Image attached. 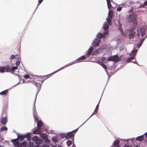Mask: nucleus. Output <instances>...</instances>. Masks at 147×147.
Wrapping results in <instances>:
<instances>
[{
	"label": "nucleus",
	"mask_w": 147,
	"mask_h": 147,
	"mask_svg": "<svg viewBox=\"0 0 147 147\" xmlns=\"http://www.w3.org/2000/svg\"><path fill=\"white\" fill-rule=\"evenodd\" d=\"M119 26L118 30L120 32L121 34L126 37H128L130 39H132L134 38L136 36L139 38H141L145 35L146 33V28H141L138 29L136 32L135 31L134 29L133 28H130L124 32L122 28V25L119 22Z\"/></svg>",
	"instance_id": "1"
},
{
	"label": "nucleus",
	"mask_w": 147,
	"mask_h": 147,
	"mask_svg": "<svg viewBox=\"0 0 147 147\" xmlns=\"http://www.w3.org/2000/svg\"><path fill=\"white\" fill-rule=\"evenodd\" d=\"M112 12V11L111 10L109 11L108 13V16L106 19V20L107 22H105L103 25V29L105 30L104 34L100 32L98 33L96 36V37L97 38H95L92 41V44L93 46L94 47L98 46L99 44L100 41V39H101L102 37L105 38L107 36L106 35L108 34L109 32L107 30L109 28V25H110L111 24L110 19L112 18V16H111V14Z\"/></svg>",
	"instance_id": "2"
},
{
	"label": "nucleus",
	"mask_w": 147,
	"mask_h": 147,
	"mask_svg": "<svg viewBox=\"0 0 147 147\" xmlns=\"http://www.w3.org/2000/svg\"><path fill=\"white\" fill-rule=\"evenodd\" d=\"M42 139H40L37 136H35L32 138V140L36 144L38 145L42 144L43 141L47 143H49V140L46 135H42Z\"/></svg>",
	"instance_id": "3"
},
{
	"label": "nucleus",
	"mask_w": 147,
	"mask_h": 147,
	"mask_svg": "<svg viewBox=\"0 0 147 147\" xmlns=\"http://www.w3.org/2000/svg\"><path fill=\"white\" fill-rule=\"evenodd\" d=\"M121 142L122 143H125L124 145L125 147H131V146L128 144V140H123L119 138H117L115 141H114L113 143L114 147H120L119 145V143Z\"/></svg>",
	"instance_id": "4"
},
{
	"label": "nucleus",
	"mask_w": 147,
	"mask_h": 147,
	"mask_svg": "<svg viewBox=\"0 0 147 147\" xmlns=\"http://www.w3.org/2000/svg\"><path fill=\"white\" fill-rule=\"evenodd\" d=\"M87 58L86 55V56H85V55L79 57L76 60L74 61L71 62H70V63L66 64V65L64 66H63V67H61L59 69H58L57 70L55 71L53 73H55V72H56L57 71H59L60 69H64L66 67H67L71 65L76 63V61H80L81 60H84Z\"/></svg>",
	"instance_id": "5"
},
{
	"label": "nucleus",
	"mask_w": 147,
	"mask_h": 147,
	"mask_svg": "<svg viewBox=\"0 0 147 147\" xmlns=\"http://www.w3.org/2000/svg\"><path fill=\"white\" fill-rule=\"evenodd\" d=\"M11 142H13L15 147H26L27 145V142H24L20 144L19 142H18L16 139L12 140Z\"/></svg>",
	"instance_id": "6"
},
{
	"label": "nucleus",
	"mask_w": 147,
	"mask_h": 147,
	"mask_svg": "<svg viewBox=\"0 0 147 147\" xmlns=\"http://www.w3.org/2000/svg\"><path fill=\"white\" fill-rule=\"evenodd\" d=\"M5 71L6 72H10L12 73L15 70L17 69V67L16 66H13L12 65H7L5 66Z\"/></svg>",
	"instance_id": "7"
},
{
	"label": "nucleus",
	"mask_w": 147,
	"mask_h": 147,
	"mask_svg": "<svg viewBox=\"0 0 147 147\" xmlns=\"http://www.w3.org/2000/svg\"><path fill=\"white\" fill-rule=\"evenodd\" d=\"M136 15L133 13L130 14L126 17L127 20L130 23H132L135 21L136 20Z\"/></svg>",
	"instance_id": "8"
},
{
	"label": "nucleus",
	"mask_w": 147,
	"mask_h": 147,
	"mask_svg": "<svg viewBox=\"0 0 147 147\" xmlns=\"http://www.w3.org/2000/svg\"><path fill=\"white\" fill-rule=\"evenodd\" d=\"M7 115L6 113L3 112L1 115L0 121L2 124L5 125L7 122Z\"/></svg>",
	"instance_id": "9"
},
{
	"label": "nucleus",
	"mask_w": 147,
	"mask_h": 147,
	"mask_svg": "<svg viewBox=\"0 0 147 147\" xmlns=\"http://www.w3.org/2000/svg\"><path fill=\"white\" fill-rule=\"evenodd\" d=\"M137 50L136 49H134L132 51V52L130 53V55L132 56L130 57L126 61V62H129L133 59L134 58L135 55H136Z\"/></svg>",
	"instance_id": "10"
},
{
	"label": "nucleus",
	"mask_w": 147,
	"mask_h": 147,
	"mask_svg": "<svg viewBox=\"0 0 147 147\" xmlns=\"http://www.w3.org/2000/svg\"><path fill=\"white\" fill-rule=\"evenodd\" d=\"M35 103H36V100H35L34 106L33 107V116L34 118V120L36 122H38V119L37 117L36 116L37 112L36 110V106H35Z\"/></svg>",
	"instance_id": "11"
},
{
	"label": "nucleus",
	"mask_w": 147,
	"mask_h": 147,
	"mask_svg": "<svg viewBox=\"0 0 147 147\" xmlns=\"http://www.w3.org/2000/svg\"><path fill=\"white\" fill-rule=\"evenodd\" d=\"M30 134V133H27L24 134H18V138H19L20 140H22L25 138L29 137Z\"/></svg>",
	"instance_id": "12"
},
{
	"label": "nucleus",
	"mask_w": 147,
	"mask_h": 147,
	"mask_svg": "<svg viewBox=\"0 0 147 147\" xmlns=\"http://www.w3.org/2000/svg\"><path fill=\"white\" fill-rule=\"evenodd\" d=\"M33 84H34L38 89L37 92L36 94V97L35 99L36 100L38 94V93L40 92V90L41 89V84L39 83L34 82H33Z\"/></svg>",
	"instance_id": "13"
},
{
	"label": "nucleus",
	"mask_w": 147,
	"mask_h": 147,
	"mask_svg": "<svg viewBox=\"0 0 147 147\" xmlns=\"http://www.w3.org/2000/svg\"><path fill=\"white\" fill-rule=\"evenodd\" d=\"M93 49V47L92 46L87 51V53L86 54L87 58H88L89 56L91 55H93V53H92Z\"/></svg>",
	"instance_id": "14"
},
{
	"label": "nucleus",
	"mask_w": 147,
	"mask_h": 147,
	"mask_svg": "<svg viewBox=\"0 0 147 147\" xmlns=\"http://www.w3.org/2000/svg\"><path fill=\"white\" fill-rule=\"evenodd\" d=\"M105 48L103 47H101L99 49H97L93 53V55H98Z\"/></svg>",
	"instance_id": "15"
},
{
	"label": "nucleus",
	"mask_w": 147,
	"mask_h": 147,
	"mask_svg": "<svg viewBox=\"0 0 147 147\" xmlns=\"http://www.w3.org/2000/svg\"><path fill=\"white\" fill-rule=\"evenodd\" d=\"M74 134L73 132V131H71L67 133L66 134V138H73V140H74Z\"/></svg>",
	"instance_id": "16"
},
{
	"label": "nucleus",
	"mask_w": 147,
	"mask_h": 147,
	"mask_svg": "<svg viewBox=\"0 0 147 147\" xmlns=\"http://www.w3.org/2000/svg\"><path fill=\"white\" fill-rule=\"evenodd\" d=\"M147 37V35H146V36L144 38H143L141 39L140 42L137 45V47L138 48H139L141 47L144 40Z\"/></svg>",
	"instance_id": "17"
},
{
	"label": "nucleus",
	"mask_w": 147,
	"mask_h": 147,
	"mask_svg": "<svg viewBox=\"0 0 147 147\" xmlns=\"http://www.w3.org/2000/svg\"><path fill=\"white\" fill-rule=\"evenodd\" d=\"M43 125L42 122L40 121H38L37 122V126L38 128H42Z\"/></svg>",
	"instance_id": "18"
},
{
	"label": "nucleus",
	"mask_w": 147,
	"mask_h": 147,
	"mask_svg": "<svg viewBox=\"0 0 147 147\" xmlns=\"http://www.w3.org/2000/svg\"><path fill=\"white\" fill-rule=\"evenodd\" d=\"M42 130V129L41 128L39 129L38 128L33 131V133L34 134H39L41 132Z\"/></svg>",
	"instance_id": "19"
},
{
	"label": "nucleus",
	"mask_w": 147,
	"mask_h": 147,
	"mask_svg": "<svg viewBox=\"0 0 147 147\" xmlns=\"http://www.w3.org/2000/svg\"><path fill=\"white\" fill-rule=\"evenodd\" d=\"M34 143L32 142H29L27 147H40V145H36L33 146Z\"/></svg>",
	"instance_id": "20"
},
{
	"label": "nucleus",
	"mask_w": 147,
	"mask_h": 147,
	"mask_svg": "<svg viewBox=\"0 0 147 147\" xmlns=\"http://www.w3.org/2000/svg\"><path fill=\"white\" fill-rule=\"evenodd\" d=\"M52 140L55 143L59 142L60 139L59 138L56 136H53L52 138Z\"/></svg>",
	"instance_id": "21"
},
{
	"label": "nucleus",
	"mask_w": 147,
	"mask_h": 147,
	"mask_svg": "<svg viewBox=\"0 0 147 147\" xmlns=\"http://www.w3.org/2000/svg\"><path fill=\"white\" fill-rule=\"evenodd\" d=\"M144 138V135H142L138 137L136 139V140L137 141H140L142 140Z\"/></svg>",
	"instance_id": "22"
},
{
	"label": "nucleus",
	"mask_w": 147,
	"mask_h": 147,
	"mask_svg": "<svg viewBox=\"0 0 147 147\" xmlns=\"http://www.w3.org/2000/svg\"><path fill=\"white\" fill-rule=\"evenodd\" d=\"M107 3L108 8L109 10H110L111 7V1H112V0H106Z\"/></svg>",
	"instance_id": "23"
},
{
	"label": "nucleus",
	"mask_w": 147,
	"mask_h": 147,
	"mask_svg": "<svg viewBox=\"0 0 147 147\" xmlns=\"http://www.w3.org/2000/svg\"><path fill=\"white\" fill-rule=\"evenodd\" d=\"M107 3L108 8L109 10H110L111 7V1H112V0H106Z\"/></svg>",
	"instance_id": "24"
},
{
	"label": "nucleus",
	"mask_w": 147,
	"mask_h": 147,
	"mask_svg": "<svg viewBox=\"0 0 147 147\" xmlns=\"http://www.w3.org/2000/svg\"><path fill=\"white\" fill-rule=\"evenodd\" d=\"M5 71V67L3 66H0V73H3Z\"/></svg>",
	"instance_id": "25"
},
{
	"label": "nucleus",
	"mask_w": 147,
	"mask_h": 147,
	"mask_svg": "<svg viewBox=\"0 0 147 147\" xmlns=\"http://www.w3.org/2000/svg\"><path fill=\"white\" fill-rule=\"evenodd\" d=\"M114 57V61L117 62H118L119 60V57L117 55H114L113 56Z\"/></svg>",
	"instance_id": "26"
},
{
	"label": "nucleus",
	"mask_w": 147,
	"mask_h": 147,
	"mask_svg": "<svg viewBox=\"0 0 147 147\" xmlns=\"http://www.w3.org/2000/svg\"><path fill=\"white\" fill-rule=\"evenodd\" d=\"M97 111H95L93 112V113H92V114L91 115L84 123H83L79 127H81L91 117H92V115L95 114V113H97Z\"/></svg>",
	"instance_id": "27"
},
{
	"label": "nucleus",
	"mask_w": 147,
	"mask_h": 147,
	"mask_svg": "<svg viewBox=\"0 0 147 147\" xmlns=\"http://www.w3.org/2000/svg\"><path fill=\"white\" fill-rule=\"evenodd\" d=\"M7 92L8 90H6L3 91L1 92L0 93V94L3 95H6L7 93Z\"/></svg>",
	"instance_id": "28"
},
{
	"label": "nucleus",
	"mask_w": 147,
	"mask_h": 147,
	"mask_svg": "<svg viewBox=\"0 0 147 147\" xmlns=\"http://www.w3.org/2000/svg\"><path fill=\"white\" fill-rule=\"evenodd\" d=\"M17 60V61L16 62V64L17 65H18L20 64V57H18V59Z\"/></svg>",
	"instance_id": "29"
},
{
	"label": "nucleus",
	"mask_w": 147,
	"mask_h": 147,
	"mask_svg": "<svg viewBox=\"0 0 147 147\" xmlns=\"http://www.w3.org/2000/svg\"><path fill=\"white\" fill-rule=\"evenodd\" d=\"M102 66L104 69L107 74L108 75V73L107 71V66L105 65H104V64L102 65Z\"/></svg>",
	"instance_id": "30"
},
{
	"label": "nucleus",
	"mask_w": 147,
	"mask_h": 147,
	"mask_svg": "<svg viewBox=\"0 0 147 147\" xmlns=\"http://www.w3.org/2000/svg\"><path fill=\"white\" fill-rule=\"evenodd\" d=\"M7 129V127L5 126H4L0 129V131H1L4 130H6Z\"/></svg>",
	"instance_id": "31"
},
{
	"label": "nucleus",
	"mask_w": 147,
	"mask_h": 147,
	"mask_svg": "<svg viewBox=\"0 0 147 147\" xmlns=\"http://www.w3.org/2000/svg\"><path fill=\"white\" fill-rule=\"evenodd\" d=\"M101 60L103 62H106L107 61L108 59L106 57H103L102 58Z\"/></svg>",
	"instance_id": "32"
},
{
	"label": "nucleus",
	"mask_w": 147,
	"mask_h": 147,
	"mask_svg": "<svg viewBox=\"0 0 147 147\" xmlns=\"http://www.w3.org/2000/svg\"><path fill=\"white\" fill-rule=\"evenodd\" d=\"M66 144L67 146H69L72 144V142L70 140H68Z\"/></svg>",
	"instance_id": "33"
},
{
	"label": "nucleus",
	"mask_w": 147,
	"mask_h": 147,
	"mask_svg": "<svg viewBox=\"0 0 147 147\" xmlns=\"http://www.w3.org/2000/svg\"><path fill=\"white\" fill-rule=\"evenodd\" d=\"M16 56H17L18 57H20V56H19L18 55H12L10 57V59H11V60H12L13 59H14V58H15Z\"/></svg>",
	"instance_id": "34"
},
{
	"label": "nucleus",
	"mask_w": 147,
	"mask_h": 147,
	"mask_svg": "<svg viewBox=\"0 0 147 147\" xmlns=\"http://www.w3.org/2000/svg\"><path fill=\"white\" fill-rule=\"evenodd\" d=\"M66 134L65 133H63L60 135V137L62 139L64 138H66Z\"/></svg>",
	"instance_id": "35"
},
{
	"label": "nucleus",
	"mask_w": 147,
	"mask_h": 147,
	"mask_svg": "<svg viewBox=\"0 0 147 147\" xmlns=\"http://www.w3.org/2000/svg\"><path fill=\"white\" fill-rule=\"evenodd\" d=\"M113 56L110 57L108 58V61H114Z\"/></svg>",
	"instance_id": "36"
},
{
	"label": "nucleus",
	"mask_w": 147,
	"mask_h": 147,
	"mask_svg": "<svg viewBox=\"0 0 147 147\" xmlns=\"http://www.w3.org/2000/svg\"><path fill=\"white\" fill-rule=\"evenodd\" d=\"M147 5V1L144 2V3L142 5H140L139 6V7H144V6Z\"/></svg>",
	"instance_id": "37"
},
{
	"label": "nucleus",
	"mask_w": 147,
	"mask_h": 147,
	"mask_svg": "<svg viewBox=\"0 0 147 147\" xmlns=\"http://www.w3.org/2000/svg\"><path fill=\"white\" fill-rule=\"evenodd\" d=\"M40 78H32V79H33L32 80L34 81H34H40V80L39 79Z\"/></svg>",
	"instance_id": "38"
},
{
	"label": "nucleus",
	"mask_w": 147,
	"mask_h": 147,
	"mask_svg": "<svg viewBox=\"0 0 147 147\" xmlns=\"http://www.w3.org/2000/svg\"><path fill=\"white\" fill-rule=\"evenodd\" d=\"M29 77L30 76L28 74L24 76V78L26 79L29 78Z\"/></svg>",
	"instance_id": "39"
},
{
	"label": "nucleus",
	"mask_w": 147,
	"mask_h": 147,
	"mask_svg": "<svg viewBox=\"0 0 147 147\" xmlns=\"http://www.w3.org/2000/svg\"><path fill=\"white\" fill-rule=\"evenodd\" d=\"M100 102V100H99V102L98 104H97V105L96 106V109H95V111H97V110H98V106H99V105L98 104H99V103Z\"/></svg>",
	"instance_id": "40"
},
{
	"label": "nucleus",
	"mask_w": 147,
	"mask_h": 147,
	"mask_svg": "<svg viewBox=\"0 0 147 147\" xmlns=\"http://www.w3.org/2000/svg\"><path fill=\"white\" fill-rule=\"evenodd\" d=\"M133 9L132 7H130V9L128 10L129 13L132 12L133 11Z\"/></svg>",
	"instance_id": "41"
},
{
	"label": "nucleus",
	"mask_w": 147,
	"mask_h": 147,
	"mask_svg": "<svg viewBox=\"0 0 147 147\" xmlns=\"http://www.w3.org/2000/svg\"><path fill=\"white\" fill-rule=\"evenodd\" d=\"M41 147H49V145L47 144L43 145Z\"/></svg>",
	"instance_id": "42"
},
{
	"label": "nucleus",
	"mask_w": 147,
	"mask_h": 147,
	"mask_svg": "<svg viewBox=\"0 0 147 147\" xmlns=\"http://www.w3.org/2000/svg\"><path fill=\"white\" fill-rule=\"evenodd\" d=\"M42 0H38V5L36 8L38 7V5H40V4L41 3V2H42Z\"/></svg>",
	"instance_id": "43"
},
{
	"label": "nucleus",
	"mask_w": 147,
	"mask_h": 147,
	"mask_svg": "<svg viewBox=\"0 0 147 147\" xmlns=\"http://www.w3.org/2000/svg\"><path fill=\"white\" fill-rule=\"evenodd\" d=\"M122 9V7H119L117 8V11H121Z\"/></svg>",
	"instance_id": "44"
},
{
	"label": "nucleus",
	"mask_w": 147,
	"mask_h": 147,
	"mask_svg": "<svg viewBox=\"0 0 147 147\" xmlns=\"http://www.w3.org/2000/svg\"><path fill=\"white\" fill-rule=\"evenodd\" d=\"M98 63L101 66L104 64L103 63L100 61H98Z\"/></svg>",
	"instance_id": "45"
},
{
	"label": "nucleus",
	"mask_w": 147,
	"mask_h": 147,
	"mask_svg": "<svg viewBox=\"0 0 147 147\" xmlns=\"http://www.w3.org/2000/svg\"><path fill=\"white\" fill-rule=\"evenodd\" d=\"M30 82L31 81H30V80H29V81H28L27 82H26L25 81H24V79L22 80V83H24L25 82L27 83V82Z\"/></svg>",
	"instance_id": "46"
},
{
	"label": "nucleus",
	"mask_w": 147,
	"mask_h": 147,
	"mask_svg": "<svg viewBox=\"0 0 147 147\" xmlns=\"http://www.w3.org/2000/svg\"><path fill=\"white\" fill-rule=\"evenodd\" d=\"M134 139V138H131L130 139H127L126 140H127L128 141L129 140H131V141H132Z\"/></svg>",
	"instance_id": "47"
},
{
	"label": "nucleus",
	"mask_w": 147,
	"mask_h": 147,
	"mask_svg": "<svg viewBox=\"0 0 147 147\" xmlns=\"http://www.w3.org/2000/svg\"><path fill=\"white\" fill-rule=\"evenodd\" d=\"M132 62V63H135V64H138V63H137V62L136 61H132V62Z\"/></svg>",
	"instance_id": "48"
},
{
	"label": "nucleus",
	"mask_w": 147,
	"mask_h": 147,
	"mask_svg": "<svg viewBox=\"0 0 147 147\" xmlns=\"http://www.w3.org/2000/svg\"><path fill=\"white\" fill-rule=\"evenodd\" d=\"M134 147H140V146L139 145H136L134 146Z\"/></svg>",
	"instance_id": "49"
},
{
	"label": "nucleus",
	"mask_w": 147,
	"mask_h": 147,
	"mask_svg": "<svg viewBox=\"0 0 147 147\" xmlns=\"http://www.w3.org/2000/svg\"><path fill=\"white\" fill-rule=\"evenodd\" d=\"M53 147H62L61 146H58L57 147L56 146H53Z\"/></svg>",
	"instance_id": "50"
},
{
	"label": "nucleus",
	"mask_w": 147,
	"mask_h": 147,
	"mask_svg": "<svg viewBox=\"0 0 147 147\" xmlns=\"http://www.w3.org/2000/svg\"><path fill=\"white\" fill-rule=\"evenodd\" d=\"M144 135H145V137L146 138H147V131L144 134Z\"/></svg>",
	"instance_id": "51"
},
{
	"label": "nucleus",
	"mask_w": 147,
	"mask_h": 147,
	"mask_svg": "<svg viewBox=\"0 0 147 147\" xmlns=\"http://www.w3.org/2000/svg\"><path fill=\"white\" fill-rule=\"evenodd\" d=\"M78 128H77V129H75V130H73V131H73V132H74V131H77V130H78Z\"/></svg>",
	"instance_id": "52"
},
{
	"label": "nucleus",
	"mask_w": 147,
	"mask_h": 147,
	"mask_svg": "<svg viewBox=\"0 0 147 147\" xmlns=\"http://www.w3.org/2000/svg\"><path fill=\"white\" fill-rule=\"evenodd\" d=\"M44 80H41V81L40 80V81L41 82V84H41L42 85V83H43V82H44Z\"/></svg>",
	"instance_id": "53"
},
{
	"label": "nucleus",
	"mask_w": 147,
	"mask_h": 147,
	"mask_svg": "<svg viewBox=\"0 0 147 147\" xmlns=\"http://www.w3.org/2000/svg\"><path fill=\"white\" fill-rule=\"evenodd\" d=\"M20 81L19 82H18V83L17 84H16L15 85L13 86V87H15V86H16L19 83H20Z\"/></svg>",
	"instance_id": "54"
},
{
	"label": "nucleus",
	"mask_w": 147,
	"mask_h": 147,
	"mask_svg": "<svg viewBox=\"0 0 147 147\" xmlns=\"http://www.w3.org/2000/svg\"><path fill=\"white\" fill-rule=\"evenodd\" d=\"M0 147H4L3 146L0 145Z\"/></svg>",
	"instance_id": "55"
},
{
	"label": "nucleus",
	"mask_w": 147,
	"mask_h": 147,
	"mask_svg": "<svg viewBox=\"0 0 147 147\" xmlns=\"http://www.w3.org/2000/svg\"><path fill=\"white\" fill-rule=\"evenodd\" d=\"M18 77H19V78H20V76H18Z\"/></svg>",
	"instance_id": "56"
},
{
	"label": "nucleus",
	"mask_w": 147,
	"mask_h": 147,
	"mask_svg": "<svg viewBox=\"0 0 147 147\" xmlns=\"http://www.w3.org/2000/svg\"><path fill=\"white\" fill-rule=\"evenodd\" d=\"M16 72H19L18 70V71H16Z\"/></svg>",
	"instance_id": "57"
},
{
	"label": "nucleus",
	"mask_w": 147,
	"mask_h": 147,
	"mask_svg": "<svg viewBox=\"0 0 147 147\" xmlns=\"http://www.w3.org/2000/svg\"><path fill=\"white\" fill-rule=\"evenodd\" d=\"M30 78V79H32V78Z\"/></svg>",
	"instance_id": "58"
}]
</instances>
